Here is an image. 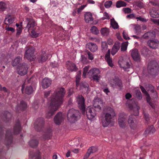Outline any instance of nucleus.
I'll return each instance as SVG.
<instances>
[{
	"mask_svg": "<svg viewBox=\"0 0 159 159\" xmlns=\"http://www.w3.org/2000/svg\"><path fill=\"white\" fill-rule=\"evenodd\" d=\"M67 69L71 71H76L78 70V68L76 65L74 63L68 62L66 63Z\"/></svg>",
	"mask_w": 159,
	"mask_h": 159,
	"instance_id": "nucleus-20",
	"label": "nucleus"
},
{
	"mask_svg": "<svg viewBox=\"0 0 159 159\" xmlns=\"http://www.w3.org/2000/svg\"><path fill=\"white\" fill-rule=\"evenodd\" d=\"M80 87L82 89L84 88L85 89H88V88L89 87V84L85 82H82L80 84Z\"/></svg>",
	"mask_w": 159,
	"mask_h": 159,
	"instance_id": "nucleus-42",
	"label": "nucleus"
},
{
	"mask_svg": "<svg viewBox=\"0 0 159 159\" xmlns=\"http://www.w3.org/2000/svg\"><path fill=\"white\" fill-rule=\"evenodd\" d=\"M34 52L35 49L34 48L28 47L25 50V57L29 60L33 61Z\"/></svg>",
	"mask_w": 159,
	"mask_h": 159,
	"instance_id": "nucleus-8",
	"label": "nucleus"
},
{
	"mask_svg": "<svg viewBox=\"0 0 159 159\" xmlns=\"http://www.w3.org/2000/svg\"><path fill=\"white\" fill-rule=\"evenodd\" d=\"M110 21L111 25L113 29H116L118 28L119 26L118 24L114 18L111 19Z\"/></svg>",
	"mask_w": 159,
	"mask_h": 159,
	"instance_id": "nucleus-34",
	"label": "nucleus"
},
{
	"mask_svg": "<svg viewBox=\"0 0 159 159\" xmlns=\"http://www.w3.org/2000/svg\"><path fill=\"white\" fill-rule=\"evenodd\" d=\"M39 143L38 141L36 139H31L29 142V144L31 147L34 148L37 146Z\"/></svg>",
	"mask_w": 159,
	"mask_h": 159,
	"instance_id": "nucleus-35",
	"label": "nucleus"
},
{
	"mask_svg": "<svg viewBox=\"0 0 159 159\" xmlns=\"http://www.w3.org/2000/svg\"><path fill=\"white\" fill-rule=\"evenodd\" d=\"M87 54L88 55V58L91 60H93L94 57L93 54L91 53L90 52L88 51L87 52Z\"/></svg>",
	"mask_w": 159,
	"mask_h": 159,
	"instance_id": "nucleus-59",
	"label": "nucleus"
},
{
	"mask_svg": "<svg viewBox=\"0 0 159 159\" xmlns=\"http://www.w3.org/2000/svg\"><path fill=\"white\" fill-rule=\"evenodd\" d=\"M146 98L147 102L149 103L151 107L153 109L155 108V104L151 101V98L150 96L148 97H146Z\"/></svg>",
	"mask_w": 159,
	"mask_h": 159,
	"instance_id": "nucleus-48",
	"label": "nucleus"
},
{
	"mask_svg": "<svg viewBox=\"0 0 159 159\" xmlns=\"http://www.w3.org/2000/svg\"><path fill=\"white\" fill-rule=\"evenodd\" d=\"M21 131V126L19 121L16 122L14 127L13 133L15 134H18Z\"/></svg>",
	"mask_w": 159,
	"mask_h": 159,
	"instance_id": "nucleus-25",
	"label": "nucleus"
},
{
	"mask_svg": "<svg viewBox=\"0 0 159 159\" xmlns=\"http://www.w3.org/2000/svg\"><path fill=\"white\" fill-rule=\"evenodd\" d=\"M14 21V18L11 17V15H7L4 20L5 24H11Z\"/></svg>",
	"mask_w": 159,
	"mask_h": 159,
	"instance_id": "nucleus-28",
	"label": "nucleus"
},
{
	"mask_svg": "<svg viewBox=\"0 0 159 159\" xmlns=\"http://www.w3.org/2000/svg\"><path fill=\"white\" fill-rule=\"evenodd\" d=\"M48 58V55L45 51H43L40 57L38 59L39 63H42L45 61Z\"/></svg>",
	"mask_w": 159,
	"mask_h": 159,
	"instance_id": "nucleus-22",
	"label": "nucleus"
},
{
	"mask_svg": "<svg viewBox=\"0 0 159 159\" xmlns=\"http://www.w3.org/2000/svg\"><path fill=\"white\" fill-rule=\"evenodd\" d=\"M33 91V88L31 86L26 87L25 90V93L28 95L31 94Z\"/></svg>",
	"mask_w": 159,
	"mask_h": 159,
	"instance_id": "nucleus-39",
	"label": "nucleus"
},
{
	"mask_svg": "<svg viewBox=\"0 0 159 159\" xmlns=\"http://www.w3.org/2000/svg\"><path fill=\"white\" fill-rule=\"evenodd\" d=\"M52 81L48 78H44L42 81V86L44 89H46L51 84Z\"/></svg>",
	"mask_w": 159,
	"mask_h": 159,
	"instance_id": "nucleus-24",
	"label": "nucleus"
},
{
	"mask_svg": "<svg viewBox=\"0 0 159 159\" xmlns=\"http://www.w3.org/2000/svg\"><path fill=\"white\" fill-rule=\"evenodd\" d=\"M100 73L99 70L97 68H93L90 69L88 72L89 75L93 77L98 75Z\"/></svg>",
	"mask_w": 159,
	"mask_h": 159,
	"instance_id": "nucleus-27",
	"label": "nucleus"
},
{
	"mask_svg": "<svg viewBox=\"0 0 159 159\" xmlns=\"http://www.w3.org/2000/svg\"><path fill=\"white\" fill-rule=\"evenodd\" d=\"M26 19L27 23L26 28L29 30H31L32 31H34L35 32L39 31V27H35L36 24L32 18H27Z\"/></svg>",
	"mask_w": 159,
	"mask_h": 159,
	"instance_id": "nucleus-6",
	"label": "nucleus"
},
{
	"mask_svg": "<svg viewBox=\"0 0 159 159\" xmlns=\"http://www.w3.org/2000/svg\"><path fill=\"white\" fill-rule=\"evenodd\" d=\"M44 120L42 118H38L35 122L34 128L37 131L41 130L42 127L44 125Z\"/></svg>",
	"mask_w": 159,
	"mask_h": 159,
	"instance_id": "nucleus-12",
	"label": "nucleus"
},
{
	"mask_svg": "<svg viewBox=\"0 0 159 159\" xmlns=\"http://www.w3.org/2000/svg\"><path fill=\"white\" fill-rule=\"evenodd\" d=\"M104 114V116L101 119V122L103 126L106 127L112 123L116 114L114 110L110 107L105 109Z\"/></svg>",
	"mask_w": 159,
	"mask_h": 159,
	"instance_id": "nucleus-2",
	"label": "nucleus"
},
{
	"mask_svg": "<svg viewBox=\"0 0 159 159\" xmlns=\"http://www.w3.org/2000/svg\"><path fill=\"white\" fill-rule=\"evenodd\" d=\"M17 69L18 74L21 76H23L27 73L28 67L26 63H22L19 65Z\"/></svg>",
	"mask_w": 159,
	"mask_h": 159,
	"instance_id": "nucleus-9",
	"label": "nucleus"
},
{
	"mask_svg": "<svg viewBox=\"0 0 159 159\" xmlns=\"http://www.w3.org/2000/svg\"><path fill=\"white\" fill-rule=\"evenodd\" d=\"M126 116L124 115L123 113L119 114V117L118 121L120 126L121 128H123L125 125V122L126 120Z\"/></svg>",
	"mask_w": 159,
	"mask_h": 159,
	"instance_id": "nucleus-17",
	"label": "nucleus"
},
{
	"mask_svg": "<svg viewBox=\"0 0 159 159\" xmlns=\"http://www.w3.org/2000/svg\"><path fill=\"white\" fill-rule=\"evenodd\" d=\"M118 62L120 67L123 68L125 70L130 68V65L125 58L120 57Z\"/></svg>",
	"mask_w": 159,
	"mask_h": 159,
	"instance_id": "nucleus-11",
	"label": "nucleus"
},
{
	"mask_svg": "<svg viewBox=\"0 0 159 159\" xmlns=\"http://www.w3.org/2000/svg\"><path fill=\"white\" fill-rule=\"evenodd\" d=\"M85 99L82 95H78L76 97V102L79 108L81 110L83 114L85 115V109L84 103Z\"/></svg>",
	"mask_w": 159,
	"mask_h": 159,
	"instance_id": "nucleus-7",
	"label": "nucleus"
},
{
	"mask_svg": "<svg viewBox=\"0 0 159 159\" xmlns=\"http://www.w3.org/2000/svg\"><path fill=\"white\" fill-rule=\"evenodd\" d=\"M84 19L86 23L93 20L92 14L90 12H86L84 15Z\"/></svg>",
	"mask_w": 159,
	"mask_h": 159,
	"instance_id": "nucleus-32",
	"label": "nucleus"
},
{
	"mask_svg": "<svg viewBox=\"0 0 159 159\" xmlns=\"http://www.w3.org/2000/svg\"><path fill=\"white\" fill-rule=\"evenodd\" d=\"M126 5V4L125 2L121 1H119L116 2V6L117 8H120L122 7H125Z\"/></svg>",
	"mask_w": 159,
	"mask_h": 159,
	"instance_id": "nucleus-40",
	"label": "nucleus"
},
{
	"mask_svg": "<svg viewBox=\"0 0 159 159\" xmlns=\"http://www.w3.org/2000/svg\"><path fill=\"white\" fill-rule=\"evenodd\" d=\"M129 107L134 112L133 113V114H132L129 116L128 121V123L130 125V126H131V125H133L134 124V120L135 118L134 117V115L135 116L138 115L139 110L140 109V107L138 105V103L135 102L130 104L129 106Z\"/></svg>",
	"mask_w": 159,
	"mask_h": 159,
	"instance_id": "nucleus-4",
	"label": "nucleus"
},
{
	"mask_svg": "<svg viewBox=\"0 0 159 159\" xmlns=\"http://www.w3.org/2000/svg\"><path fill=\"white\" fill-rule=\"evenodd\" d=\"M146 89L148 90H150L152 93H154L155 94V96H154V98H157V92L155 90L153 86L150 84H148L146 85Z\"/></svg>",
	"mask_w": 159,
	"mask_h": 159,
	"instance_id": "nucleus-29",
	"label": "nucleus"
},
{
	"mask_svg": "<svg viewBox=\"0 0 159 159\" xmlns=\"http://www.w3.org/2000/svg\"><path fill=\"white\" fill-rule=\"evenodd\" d=\"M52 135V130L51 128L48 129L44 135V138L49 139Z\"/></svg>",
	"mask_w": 159,
	"mask_h": 159,
	"instance_id": "nucleus-36",
	"label": "nucleus"
},
{
	"mask_svg": "<svg viewBox=\"0 0 159 159\" xmlns=\"http://www.w3.org/2000/svg\"><path fill=\"white\" fill-rule=\"evenodd\" d=\"M148 45L152 49H155L158 48L159 44V41L157 39L149 40L147 42Z\"/></svg>",
	"mask_w": 159,
	"mask_h": 159,
	"instance_id": "nucleus-16",
	"label": "nucleus"
},
{
	"mask_svg": "<svg viewBox=\"0 0 159 159\" xmlns=\"http://www.w3.org/2000/svg\"><path fill=\"white\" fill-rule=\"evenodd\" d=\"M6 30L8 31H11L12 32H14L15 31V29L12 27H8L6 29Z\"/></svg>",
	"mask_w": 159,
	"mask_h": 159,
	"instance_id": "nucleus-63",
	"label": "nucleus"
},
{
	"mask_svg": "<svg viewBox=\"0 0 159 159\" xmlns=\"http://www.w3.org/2000/svg\"><path fill=\"white\" fill-rule=\"evenodd\" d=\"M40 31H31V36L33 38H36L38 36L39 34Z\"/></svg>",
	"mask_w": 159,
	"mask_h": 159,
	"instance_id": "nucleus-53",
	"label": "nucleus"
},
{
	"mask_svg": "<svg viewBox=\"0 0 159 159\" xmlns=\"http://www.w3.org/2000/svg\"><path fill=\"white\" fill-rule=\"evenodd\" d=\"M120 44L119 42H116L113 46L111 50V54L114 56L119 50Z\"/></svg>",
	"mask_w": 159,
	"mask_h": 159,
	"instance_id": "nucleus-23",
	"label": "nucleus"
},
{
	"mask_svg": "<svg viewBox=\"0 0 159 159\" xmlns=\"http://www.w3.org/2000/svg\"><path fill=\"white\" fill-rule=\"evenodd\" d=\"M159 66L155 60L149 62L147 67L148 73L152 75L155 74L159 70Z\"/></svg>",
	"mask_w": 159,
	"mask_h": 159,
	"instance_id": "nucleus-5",
	"label": "nucleus"
},
{
	"mask_svg": "<svg viewBox=\"0 0 159 159\" xmlns=\"http://www.w3.org/2000/svg\"><path fill=\"white\" fill-rule=\"evenodd\" d=\"M66 91L63 87L58 88L50 98V105L49 107L50 111L47 114L46 117L49 118L54 114L55 111L59 108L62 104L63 98L65 96Z\"/></svg>",
	"mask_w": 159,
	"mask_h": 159,
	"instance_id": "nucleus-1",
	"label": "nucleus"
},
{
	"mask_svg": "<svg viewBox=\"0 0 159 159\" xmlns=\"http://www.w3.org/2000/svg\"><path fill=\"white\" fill-rule=\"evenodd\" d=\"M100 32L104 36H107L109 34V29L107 28H103L101 29Z\"/></svg>",
	"mask_w": 159,
	"mask_h": 159,
	"instance_id": "nucleus-37",
	"label": "nucleus"
},
{
	"mask_svg": "<svg viewBox=\"0 0 159 159\" xmlns=\"http://www.w3.org/2000/svg\"><path fill=\"white\" fill-rule=\"evenodd\" d=\"M86 47L91 52H95L98 49V46L96 44L92 43H89L87 44Z\"/></svg>",
	"mask_w": 159,
	"mask_h": 159,
	"instance_id": "nucleus-21",
	"label": "nucleus"
},
{
	"mask_svg": "<svg viewBox=\"0 0 159 159\" xmlns=\"http://www.w3.org/2000/svg\"><path fill=\"white\" fill-rule=\"evenodd\" d=\"M123 11L125 13H131V9L129 7H126L123 9Z\"/></svg>",
	"mask_w": 159,
	"mask_h": 159,
	"instance_id": "nucleus-58",
	"label": "nucleus"
},
{
	"mask_svg": "<svg viewBox=\"0 0 159 159\" xmlns=\"http://www.w3.org/2000/svg\"><path fill=\"white\" fill-rule=\"evenodd\" d=\"M90 31L93 34L97 35L99 33V30L95 26H93L90 29Z\"/></svg>",
	"mask_w": 159,
	"mask_h": 159,
	"instance_id": "nucleus-41",
	"label": "nucleus"
},
{
	"mask_svg": "<svg viewBox=\"0 0 159 159\" xmlns=\"http://www.w3.org/2000/svg\"><path fill=\"white\" fill-rule=\"evenodd\" d=\"M136 97L139 100L142 98V96L140 91L139 90H136Z\"/></svg>",
	"mask_w": 159,
	"mask_h": 159,
	"instance_id": "nucleus-49",
	"label": "nucleus"
},
{
	"mask_svg": "<svg viewBox=\"0 0 159 159\" xmlns=\"http://www.w3.org/2000/svg\"><path fill=\"white\" fill-rule=\"evenodd\" d=\"M112 4V2L111 1H106L104 3V6L106 8H109L111 7Z\"/></svg>",
	"mask_w": 159,
	"mask_h": 159,
	"instance_id": "nucleus-55",
	"label": "nucleus"
},
{
	"mask_svg": "<svg viewBox=\"0 0 159 159\" xmlns=\"http://www.w3.org/2000/svg\"><path fill=\"white\" fill-rule=\"evenodd\" d=\"M50 91H48L44 92V95L46 98H47L49 95Z\"/></svg>",
	"mask_w": 159,
	"mask_h": 159,
	"instance_id": "nucleus-64",
	"label": "nucleus"
},
{
	"mask_svg": "<svg viewBox=\"0 0 159 159\" xmlns=\"http://www.w3.org/2000/svg\"><path fill=\"white\" fill-rule=\"evenodd\" d=\"M149 49L146 47H143L141 50V52L142 54L146 56L148 54L149 51Z\"/></svg>",
	"mask_w": 159,
	"mask_h": 159,
	"instance_id": "nucleus-47",
	"label": "nucleus"
},
{
	"mask_svg": "<svg viewBox=\"0 0 159 159\" xmlns=\"http://www.w3.org/2000/svg\"><path fill=\"white\" fill-rule=\"evenodd\" d=\"M67 117L69 122L74 123L80 118V114L78 110L71 108L69 110Z\"/></svg>",
	"mask_w": 159,
	"mask_h": 159,
	"instance_id": "nucleus-3",
	"label": "nucleus"
},
{
	"mask_svg": "<svg viewBox=\"0 0 159 159\" xmlns=\"http://www.w3.org/2000/svg\"><path fill=\"white\" fill-rule=\"evenodd\" d=\"M11 114L8 111H5L2 114V119L4 121L7 122H8L11 118Z\"/></svg>",
	"mask_w": 159,
	"mask_h": 159,
	"instance_id": "nucleus-18",
	"label": "nucleus"
},
{
	"mask_svg": "<svg viewBox=\"0 0 159 159\" xmlns=\"http://www.w3.org/2000/svg\"><path fill=\"white\" fill-rule=\"evenodd\" d=\"M156 129L153 125L149 126L145 130L144 134H152L155 132Z\"/></svg>",
	"mask_w": 159,
	"mask_h": 159,
	"instance_id": "nucleus-30",
	"label": "nucleus"
},
{
	"mask_svg": "<svg viewBox=\"0 0 159 159\" xmlns=\"http://www.w3.org/2000/svg\"><path fill=\"white\" fill-rule=\"evenodd\" d=\"M114 86L119 89L120 90L122 87V84L121 81L118 79H116L114 80Z\"/></svg>",
	"mask_w": 159,
	"mask_h": 159,
	"instance_id": "nucleus-26",
	"label": "nucleus"
},
{
	"mask_svg": "<svg viewBox=\"0 0 159 159\" xmlns=\"http://www.w3.org/2000/svg\"><path fill=\"white\" fill-rule=\"evenodd\" d=\"M150 14L153 18H158L159 17L158 12L156 10H152L150 12Z\"/></svg>",
	"mask_w": 159,
	"mask_h": 159,
	"instance_id": "nucleus-38",
	"label": "nucleus"
},
{
	"mask_svg": "<svg viewBox=\"0 0 159 159\" xmlns=\"http://www.w3.org/2000/svg\"><path fill=\"white\" fill-rule=\"evenodd\" d=\"M34 157V159H41V157L40 152H38L34 154L33 152H30L29 155V159H32Z\"/></svg>",
	"mask_w": 159,
	"mask_h": 159,
	"instance_id": "nucleus-31",
	"label": "nucleus"
},
{
	"mask_svg": "<svg viewBox=\"0 0 159 159\" xmlns=\"http://www.w3.org/2000/svg\"><path fill=\"white\" fill-rule=\"evenodd\" d=\"M148 36H149V38H154L156 36V33L154 31H150L148 32Z\"/></svg>",
	"mask_w": 159,
	"mask_h": 159,
	"instance_id": "nucleus-52",
	"label": "nucleus"
},
{
	"mask_svg": "<svg viewBox=\"0 0 159 159\" xmlns=\"http://www.w3.org/2000/svg\"><path fill=\"white\" fill-rule=\"evenodd\" d=\"M123 35L124 39L126 40L129 39H130V38L128 36L127 34L125 31H123Z\"/></svg>",
	"mask_w": 159,
	"mask_h": 159,
	"instance_id": "nucleus-62",
	"label": "nucleus"
},
{
	"mask_svg": "<svg viewBox=\"0 0 159 159\" xmlns=\"http://www.w3.org/2000/svg\"><path fill=\"white\" fill-rule=\"evenodd\" d=\"M85 111L87 116L89 120L92 119L96 115L95 110L91 106L88 107Z\"/></svg>",
	"mask_w": 159,
	"mask_h": 159,
	"instance_id": "nucleus-10",
	"label": "nucleus"
},
{
	"mask_svg": "<svg viewBox=\"0 0 159 159\" xmlns=\"http://www.w3.org/2000/svg\"><path fill=\"white\" fill-rule=\"evenodd\" d=\"M87 58L84 56L82 55L81 56V61L83 63H86L87 62Z\"/></svg>",
	"mask_w": 159,
	"mask_h": 159,
	"instance_id": "nucleus-61",
	"label": "nucleus"
},
{
	"mask_svg": "<svg viewBox=\"0 0 159 159\" xmlns=\"http://www.w3.org/2000/svg\"><path fill=\"white\" fill-rule=\"evenodd\" d=\"M92 78L94 81L98 82L99 81L100 77V76L98 75H97L95 76L92 77Z\"/></svg>",
	"mask_w": 159,
	"mask_h": 159,
	"instance_id": "nucleus-60",
	"label": "nucleus"
},
{
	"mask_svg": "<svg viewBox=\"0 0 159 159\" xmlns=\"http://www.w3.org/2000/svg\"><path fill=\"white\" fill-rule=\"evenodd\" d=\"M12 135L11 129H9L6 131L5 143L6 145H9L12 142Z\"/></svg>",
	"mask_w": 159,
	"mask_h": 159,
	"instance_id": "nucleus-14",
	"label": "nucleus"
},
{
	"mask_svg": "<svg viewBox=\"0 0 159 159\" xmlns=\"http://www.w3.org/2000/svg\"><path fill=\"white\" fill-rule=\"evenodd\" d=\"M99 102L96 100H94L93 102V105L94 107L95 108H97L99 110H101V107L98 105Z\"/></svg>",
	"mask_w": 159,
	"mask_h": 159,
	"instance_id": "nucleus-51",
	"label": "nucleus"
},
{
	"mask_svg": "<svg viewBox=\"0 0 159 159\" xmlns=\"http://www.w3.org/2000/svg\"><path fill=\"white\" fill-rule=\"evenodd\" d=\"M104 17L102 18V20H104L105 19L109 20L110 18L109 15L108 13L106 12H105L103 13Z\"/></svg>",
	"mask_w": 159,
	"mask_h": 159,
	"instance_id": "nucleus-56",
	"label": "nucleus"
},
{
	"mask_svg": "<svg viewBox=\"0 0 159 159\" xmlns=\"http://www.w3.org/2000/svg\"><path fill=\"white\" fill-rule=\"evenodd\" d=\"M27 107V105L25 102L23 101H21L19 105L18 104L16 106L15 109L16 111H18L20 110L22 111L25 110Z\"/></svg>",
	"mask_w": 159,
	"mask_h": 159,
	"instance_id": "nucleus-19",
	"label": "nucleus"
},
{
	"mask_svg": "<svg viewBox=\"0 0 159 159\" xmlns=\"http://www.w3.org/2000/svg\"><path fill=\"white\" fill-rule=\"evenodd\" d=\"M144 115L146 122L148 124L149 122L150 119L149 115L146 113H144Z\"/></svg>",
	"mask_w": 159,
	"mask_h": 159,
	"instance_id": "nucleus-57",
	"label": "nucleus"
},
{
	"mask_svg": "<svg viewBox=\"0 0 159 159\" xmlns=\"http://www.w3.org/2000/svg\"><path fill=\"white\" fill-rule=\"evenodd\" d=\"M64 117L61 112L58 113L55 116L54 120L55 124L60 125L63 121Z\"/></svg>",
	"mask_w": 159,
	"mask_h": 159,
	"instance_id": "nucleus-15",
	"label": "nucleus"
},
{
	"mask_svg": "<svg viewBox=\"0 0 159 159\" xmlns=\"http://www.w3.org/2000/svg\"><path fill=\"white\" fill-rule=\"evenodd\" d=\"M130 52L131 56L133 60L136 61H140L141 57L138 50L135 48L131 50Z\"/></svg>",
	"mask_w": 159,
	"mask_h": 159,
	"instance_id": "nucleus-13",
	"label": "nucleus"
},
{
	"mask_svg": "<svg viewBox=\"0 0 159 159\" xmlns=\"http://www.w3.org/2000/svg\"><path fill=\"white\" fill-rule=\"evenodd\" d=\"M22 60V57L20 56H18L16 57L12 62V65L13 66H17L20 62Z\"/></svg>",
	"mask_w": 159,
	"mask_h": 159,
	"instance_id": "nucleus-33",
	"label": "nucleus"
},
{
	"mask_svg": "<svg viewBox=\"0 0 159 159\" xmlns=\"http://www.w3.org/2000/svg\"><path fill=\"white\" fill-rule=\"evenodd\" d=\"M98 151V148L94 146L90 147L88 150V152L90 154L95 152Z\"/></svg>",
	"mask_w": 159,
	"mask_h": 159,
	"instance_id": "nucleus-43",
	"label": "nucleus"
},
{
	"mask_svg": "<svg viewBox=\"0 0 159 159\" xmlns=\"http://www.w3.org/2000/svg\"><path fill=\"white\" fill-rule=\"evenodd\" d=\"M140 89L143 93H144L147 96V97H150V95L146 91L145 89L142 86L140 85Z\"/></svg>",
	"mask_w": 159,
	"mask_h": 159,
	"instance_id": "nucleus-50",
	"label": "nucleus"
},
{
	"mask_svg": "<svg viewBox=\"0 0 159 159\" xmlns=\"http://www.w3.org/2000/svg\"><path fill=\"white\" fill-rule=\"evenodd\" d=\"M128 44L127 43H123L121 46V50L122 51H125L127 49Z\"/></svg>",
	"mask_w": 159,
	"mask_h": 159,
	"instance_id": "nucleus-54",
	"label": "nucleus"
},
{
	"mask_svg": "<svg viewBox=\"0 0 159 159\" xmlns=\"http://www.w3.org/2000/svg\"><path fill=\"white\" fill-rule=\"evenodd\" d=\"M101 46L102 52H105L107 49V44L105 42H102Z\"/></svg>",
	"mask_w": 159,
	"mask_h": 159,
	"instance_id": "nucleus-46",
	"label": "nucleus"
},
{
	"mask_svg": "<svg viewBox=\"0 0 159 159\" xmlns=\"http://www.w3.org/2000/svg\"><path fill=\"white\" fill-rule=\"evenodd\" d=\"M7 8L6 4L3 2H0V11H3Z\"/></svg>",
	"mask_w": 159,
	"mask_h": 159,
	"instance_id": "nucleus-45",
	"label": "nucleus"
},
{
	"mask_svg": "<svg viewBox=\"0 0 159 159\" xmlns=\"http://www.w3.org/2000/svg\"><path fill=\"white\" fill-rule=\"evenodd\" d=\"M105 60L107 61L109 66L111 67H112L113 66L112 63V58L110 57H105Z\"/></svg>",
	"mask_w": 159,
	"mask_h": 159,
	"instance_id": "nucleus-44",
	"label": "nucleus"
}]
</instances>
